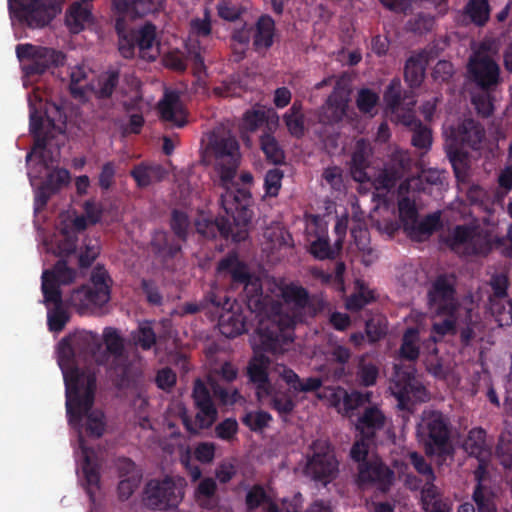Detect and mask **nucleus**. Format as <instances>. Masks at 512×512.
Segmentation results:
<instances>
[{"label": "nucleus", "mask_w": 512, "mask_h": 512, "mask_svg": "<svg viewBox=\"0 0 512 512\" xmlns=\"http://www.w3.org/2000/svg\"><path fill=\"white\" fill-rule=\"evenodd\" d=\"M101 348L99 335L85 330L69 334L58 344V365L63 374L66 406L71 419H79L81 413L88 410L95 400V368H80L77 361L79 359L98 365Z\"/></svg>", "instance_id": "1"}, {"label": "nucleus", "mask_w": 512, "mask_h": 512, "mask_svg": "<svg viewBox=\"0 0 512 512\" xmlns=\"http://www.w3.org/2000/svg\"><path fill=\"white\" fill-rule=\"evenodd\" d=\"M209 149L215 160L219 186L223 189L221 207L233 216L237 224H247L252 219L249 208L251 194L235 181L241 157L237 139L231 135H215L210 140Z\"/></svg>", "instance_id": "2"}, {"label": "nucleus", "mask_w": 512, "mask_h": 512, "mask_svg": "<svg viewBox=\"0 0 512 512\" xmlns=\"http://www.w3.org/2000/svg\"><path fill=\"white\" fill-rule=\"evenodd\" d=\"M218 274L230 281L232 289H242L245 293L248 308L256 313L266 312L267 304L271 301L264 296L259 279L252 276L246 263L241 261L236 253H229L217 265Z\"/></svg>", "instance_id": "3"}, {"label": "nucleus", "mask_w": 512, "mask_h": 512, "mask_svg": "<svg viewBox=\"0 0 512 512\" xmlns=\"http://www.w3.org/2000/svg\"><path fill=\"white\" fill-rule=\"evenodd\" d=\"M451 422L440 411H430L417 426V435L428 457L445 460L454 453L451 441Z\"/></svg>", "instance_id": "4"}, {"label": "nucleus", "mask_w": 512, "mask_h": 512, "mask_svg": "<svg viewBox=\"0 0 512 512\" xmlns=\"http://www.w3.org/2000/svg\"><path fill=\"white\" fill-rule=\"evenodd\" d=\"M105 350L100 349L98 366H108L114 385L118 389L128 388L131 383L130 364L125 350V340L120 331L106 327L102 334Z\"/></svg>", "instance_id": "5"}, {"label": "nucleus", "mask_w": 512, "mask_h": 512, "mask_svg": "<svg viewBox=\"0 0 512 512\" xmlns=\"http://www.w3.org/2000/svg\"><path fill=\"white\" fill-rule=\"evenodd\" d=\"M389 388L401 410L411 412L416 403L425 402L428 399L426 388L416 377V370L412 366L404 368L395 366Z\"/></svg>", "instance_id": "6"}, {"label": "nucleus", "mask_w": 512, "mask_h": 512, "mask_svg": "<svg viewBox=\"0 0 512 512\" xmlns=\"http://www.w3.org/2000/svg\"><path fill=\"white\" fill-rule=\"evenodd\" d=\"M11 18L29 28L48 25L60 11L56 0H8Z\"/></svg>", "instance_id": "7"}, {"label": "nucleus", "mask_w": 512, "mask_h": 512, "mask_svg": "<svg viewBox=\"0 0 512 512\" xmlns=\"http://www.w3.org/2000/svg\"><path fill=\"white\" fill-rule=\"evenodd\" d=\"M16 55L22 62V70L27 77L44 74L51 67L62 66L65 55L52 48L32 44H18Z\"/></svg>", "instance_id": "8"}, {"label": "nucleus", "mask_w": 512, "mask_h": 512, "mask_svg": "<svg viewBox=\"0 0 512 512\" xmlns=\"http://www.w3.org/2000/svg\"><path fill=\"white\" fill-rule=\"evenodd\" d=\"M312 455L308 457L304 473L313 481L326 486L338 473V461L331 445L325 440H315L311 445Z\"/></svg>", "instance_id": "9"}, {"label": "nucleus", "mask_w": 512, "mask_h": 512, "mask_svg": "<svg viewBox=\"0 0 512 512\" xmlns=\"http://www.w3.org/2000/svg\"><path fill=\"white\" fill-rule=\"evenodd\" d=\"M467 78L481 92H493L501 82L500 66L489 55L475 53L467 64Z\"/></svg>", "instance_id": "10"}, {"label": "nucleus", "mask_w": 512, "mask_h": 512, "mask_svg": "<svg viewBox=\"0 0 512 512\" xmlns=\"http://www.w3.org/2000/svg\"><path fill=\"white\" fill-rule=\"evenodd\" d=\"M205 300L217 308H222L219 329L224 336L235 338L247 331L246 318L240 306L234 307L230 304V298L225 293L211 290L207 293Z\"/></svg>", "instance_id": "11"}, {"label": "nucleus", "mask_w": 512, "mask_h": 512, "mask_svg": "<svg viewBox=\"0 0 512 512\" xmlns=\"http://www.w3.org/2000/svg\"><path fill=\"white\" fill-rule=\"evenodd\" d=\"M293 325L292 319H288L285 323L261 322L257 329L259 348L273 355L283 354L294 340Z\"/></svg>", "instance_id": "12"}, {"label": "nucleus", "mask_w": 512, "mask_h": 512, "mask_svg": "<svg viewBox=\"0 0 512 512\" xmlns=\"http://www.w3.org/2000/svg\"><path fill=\"white\" fill-rule=\"evenodd\" d=\"M427 296L431 310L439 315H455L459 304L456 298V278L454 275H438L432 282Z\"/></svg>", "instance_id": "13"}, {"label": "nucleus", "mask_w": 512, "mask_h": 512, "mask_svg": "<svg viewBox=\"0 0 512 512\" xmlns=\"http://www.w3.org/2000/svg\"><path fill=\"white\" fill-rule=\"evenodd\" d=\"M192 397L197 409L195 424L187 417L183 419V423L187 431L197 433L198 429H208L215 423L218 411L212 400L210 390L199 378L194 382Z\"/></svg>", "instance_id": "14"}, {"label": "nucleus", "mask_w": 512, "mask_h": 512, "mask_svg": "<svg viewBox=\"0 0 512 512\" xmlns=\"http://www.w3.org/2000/svg\"><path fill=\"white\" fill-rule=\"evenodd\" d=\"M183 493L172 478L150 480L144 490V504L153 510L176 508L181 502Z\"/></svg>", "instance_id": "15"}, {"label": "nucleus", "mask_w": 512, "mask_h": 512, "mask_svg": "<svg viewBox=\"0 0 512 512\" xmlns=\"http://www.w3.org/2000/svg\"><path fill=\"white\" fill-rule=\"evenodd\" d=\"M77 270L69 266V260L61 258L50 269L42 273L41 290L45 301H59L62 296L61 285L75 281Z\"/></svg>", "instance_id": "16"}, {"label": "nucleus", "mask_w": 512, "mask_h": 512, "mask_svg": "<svg viewBox=\"0 0 512 512\" xmlns=\"http://www.w3.org/2000/svg\"><path fill=\"white\" fill-rule=\"evenodd\" d=\"M165 0H113V5L119 14L115 19V31L118 36L132 33L135 29L128 28L126 17H143L159 11Z\"/></svg>", "instance_id": "17"}, {"label": "nucleus", "mask_w": 512, "mask_h": 512, "mask_svg": "<svg viewBox=\"0 0 512 512\" xmlns=\"http://www.w3.org/2000/svg\"><path fill=\"white\" fill-rule=\"evenodd\" d=\"M357 484L363 486H375L381 492L390 490L395 473L378 457H371L370 461L357 466Z\"/></svg>", "instance_id": "18"}, {"label": "nucleus", "mask_w": 512, "mask_h": 512, "mask_svg": "<svg viewBox=\"0 0 512 512\" xmlns=\"http://www.w3.org/2000/svg\"><path fill=\"white\" fill-rule=\"evenodd\" d=\"M79 442L82 452V485L88 494L90 501L95 502L96 492L100 489L101 464L95 450L93 448L87 447L82 437H80Z\"/></svg>", "instance_id": "19"}, {"label": "nucleus", "mask_w": 512, "mask_h": 512, "mask_svg": "<svg viewBox=\"0 0 512 512\" xmlns=\"http://www.w3.org/2000/svg\"><path fill=\"white\" fill-rule=\"evenodd\" d=\"M451 136L454 143L461 148L478 151L486 140V131L479 121L465 118L451 130Z\"/></svg>", "instance_id": "20"}, {"label": "nucleus", "mask_w": 512, "mask_h": 512, "mask_svg": "<svg viewBox=\"0 0 512 512\" xmlns=\"http://www.w3.org/2000/svg\"><path fill=\"white\" fill-rule=\"evenodd\" d=\"M157 109L160 119L171 126L182 128L187 124V114L177 91H166Z\"/></svg>", "instance_id": "21"}, {"label": "nucleus", "mask_w": 512, "mask_h": 512, "mask_svg": "<svg viewBox=\"0 0 512 512\" xmlns=\"http://www.w3.org/2000/svg\"><path fill=\"white\" fill-rule=\"evenodd\" d=\"M225 213L227 217L220 216L214 219L200 216L195 222L197 232L203 237L209 239L216 238L217 236L228 239L232 234V224L241 229L251 222L250 220L247 224H237L231 214H228L226 211Z\"/></svg>", "instance_id": "22"}, {"label": "nucleus", "mask_w": 512, "mask_h": 512, "mask_svg": "<svg viewBox=\"0 0 512 512\" xmlns=\"http://www.w3.org/2000/svg\"><path fill=\"white\" fill-rule=\"evenodd\" d=\"M387 417L377 405L364 407L356 422V430L366 439H375L377 434L384 430Z\"/></svg>", "instance_id": "23"}, {"label": "nucleus", "mask_w": 512, "mask_h": 512, "mask_svg": "<svg viewBox=\"0 0 512 512\" xmlns=\"http://www.w3.org/2000/svg\"><path fill=\"white\" fill-rule=\"evenodd\" d=\"M270 363L269 357L262 353H255L248 363L247 374L249 380L256 385V394L259 398L262 394H270L272 390L268 374Z\"/></svg>", "instance_id": "24"}, {"label": "nucleus", "mask_w": 512, "mask_h": 512, "mask_svg": "<svg viewBox=\"0 0 512 512\" xmlns=\"http://www.w3.org/2000/svg\"><path fill=\"white\" fill-rule=\"evenodd\" d=\"M273 372L276 373L294 393L316 392L323 385V381L320 377H308L302 380L294 370L285 364L277 363L273 368Z\"/></svg>", "instance_id": "25"}, {"label": "nucleus", "mask_w": 512, "mask_h": 512, "mask_svg": "<svg viewBox=\"0 0 512 512\" xmlns=\"http://www.w3.org/2000/svg\"><path fill=\"white\" fill-rule=\"evenodd\" d=\"M432 59V52L421 50L411 55L405 62L404 80L410 88H418L424 81L426 67Z\"/></svg>", "instance_id": "26"}, {"label": "nucleus", "mask_w": 512, "mask_h": 512, "mask_svg": "<svg viewBox=\"0 0 512 512\" xmlns=\"http://www.w3.org/2000/svg\"><path fill=\"white\" fill-rule=\"evenodd\" d=\"M167 175L166 169L159 163L141 162L130 171V176L136 182L137 187L146 188L154 183L162 181Z\"/></svg>", "instance_id": "27"}, {"label": "nucleus", "mask_w": 512, "mask_h": 512, "mask_svg": "<svg viewBox=\"0 0 512 512\" xmlns=\"http://www.w3.org/2000/svg\"><path fill=\"white\" fill-rule=\"evenodd\" d=\"M132 33L141 58L154 61L158 55V49L154 48L156 40L155 25L150 22L145 23L141 28L132 31Z\"/></svg>", "instance_id": "28"}, {"label": "nucleus", "mask_w": 512, "mask_h": 512, "mask_svg": "<svg viewBox=\"0 0 512 512\" xmlns=\"http://www.w3.org/2000/svg\"><path fill=\"white\" fill-rule=\"evenodd\" d=\"M348 108L347 99L339 92H333L321 108L320 121L324 124H336L342 121Z\"/></svg>", "instance_id": "29"}, {"label": "nucleus", "mask_w": 512, "mask_h": 512, "mask_svg": "<svg viewBox=\"0 0 512 512\" xmlns=\"http://www.w3.org/2000/svg\"><path fill=\"white\" fill-rule=\"evenodd\" d=\"M487 433L481 427L472 428L463 443L464 450L478 461L488 460L491 449L486 441Z\"/></svg>", "instance_id": "30"}, {"label": "nucleus", "mask_w": 512, "mask_h": 512, "mask_svg": "<svg viewBox=\"0 0 512 512\" xmlns=\"http://www.w3.org/2000/svg\"><path fill=\"white\" fill-rule=\"evenodd\" d=\"M266 126L267 131H272L278 125V116L273 110L264 109L248 110L243 115V127L249 132H255L262 126Z\"/></svg>", "instance_id": "31"}, {"label": "nucleus", "mask_w": 512, "mask_h": 512, "mask_svg": "<svg viewBox=\"0 0 512 512\" xmlns=\"http://www.w3.org/2000/svg\"><path fill=\"white\" fill-rule=\"evenodd\" d=\"M275 21L270 15H261L253 30V46L256 51L269 49L274 42Z\"/></svg>", "instance_id": "32"}, {"label": "nucleus", "mask_w": 512, "mask_h": 512, "mask_svg": "<svg viewBox=\"0 0 512 512\" xmlns=\"http://www.w3.org/2000/svg\"><path fill=\"white\" fill-rule=\"evenodd\" d=\"M151 247L154 254L163 260L175 258L182 249L179 240H175L167 232H156L151 240Z\"/></svg>", "instance_id": "33"}, {"label": "nucleus", "mask_w": 512, "mask_h": 512, "mask_svg": "<svg viewBox=\"0 0 512 512\" xmlns=\"http://www.w3.org/2000/svg\"><path fill=\"white\" fill-rule=\"evenodd\" d=\"M270 397L269 405L282 419H286L296 408L297 403L289 390H277L272 385L270 394H262V397Z\"/></svg>", "instance_id": "34"}, {"label": "nucleus", "mask_w": 512, "mask_h": 512, "mask_svg": "<svg viewBox=\"0 0 512 512\" xmlns=\"http://www.w3.org/2000/svg\"><path fill=\"white\" fill-rule=\"evenodd\" d=\"M93 405L86 411H83L79 419H71L67 413L68 421L71 425H79L83 417L86 416L85 430L88 436L100 438L105 431L104 415L100 411H91ZM66 412L68 409L66 408Z\"/></svg>", "instance_id": "35"}, {"label": "nucleus", "mask_w": 512, "mask_h": 512, "mask_svg": "<svg viewBox=\"0 0 512 512\" xmlns=\"http://www.w3.org/2000/svg\"><path fill=\"white\" fill-rule=\"evenodd\" d=\"M30 133L33 135L34 138V147L33 149L35 151L39 150L41 151L40 158L42 162H45V156L44 151L46 149V146L48 144V136L46 133L42 132L43 129V117L41 113L35 108L34 105L30 104Z\"/></svg>", "instance_id": "36"}, {"label": "nucleus", "mask_w": 512, "mask_h": 512, "mask_svg": "<svg viewBox=\"0 0 512 512\" xmlns=\"http://www.w3.org/2000/svg\"><path fill=\"white\" fill-rule=\"evenodd\" d=\"M93 19L90 9L80 2L73 3L68 9L65 22L72 33H79Z\"/></svg>", "instance_id": "37"}, {"label": "nucleus", "mask_w": 512, "mask_h": 512, "mask_svg": "<svg viewBox=\"0 0 512 512\" xmlns=\"http://www.w3.org/2000/svg\"><path fill=\"white\" fill-rule=\"evenodd\" d=\"M94 297L99 304H106L110 300L111 278L103 266L97 265L91 274Z\"/></svg>", "instance_id": "38"}, {"label": "nucleus", "mask_w": 512, "mask_h": 512, "mask_svg": "<svg viewBox=\"0 0 512 512\" xmlns=\"http://www.w3.org/2000/svg\"><path fill=\"white\" fill-rule=\"evenodd\" d=\"M491 7L488 0H468L463 8V15L471 23L483 27L490 19Z\"/></svg>", "instance_id": "39"}, {"label": "nucleus", "mask_w": 512, "mask_h": 512, "mask_svg": "<svg viewBox=\"0 0 512 512\" xmlns=\"http://www.w3.org/2000/svg\"><path fill=\"white\" fill-rule=\"evenodd\" d=\"M363 142V140L357 142L356 150L352 154L350 167L352 178L360 183L370 180L366 172V169L369 167L368 153Z\"/></svg>", "instance_id": "40"}, {"label": "nucleus", "mask_w": 512, "mask_h": 512, "mask_svg": "<svg viewBox=\"0 0 512 512\" xmlns=\"http://www.w3.org/2000/svg\"><path fill=\"white\" fill-rule=\"evenodd\" d=\"M66 303L75 308L79 312H84L92 306H103L104 304H99L94 297V291L89 285H82L76 289H74Z\"/></svg>", "instance_id": "41"}, {"label": "nucleus", "mask_w": 512, "mask_h": 512, "mask_svg": "<svg viewBox=\"0 0 512 512\" xmlns=\"http://www.w3.org/2000/svg\"><path fill=\"white\" fill-rule=\"evenodd\" d=\"M216 491V481L210 477L204 478L199 482L195 490V499L202 508L213 509L218 504Z\"/></svg>", "instance_id": "42"}, {"label": "nucleus", "mask_w": 512, "mask_h": 512, "mask_svg": "<svg viewBox=\"0 0 512 512\" xmlns=\"http://www.w3.org/2000/svg\"><path fill=\"white\" fill-rule=\"evenodd\" d=\"M131 339L136 347L148 351L157 343V335L153 328L152 321L144 320L139 322L137 328L131 332Z\"/></svg>", "instance_id": "43"}, {"label": "nucleus", "mask_w": 512, "mask_h": 512, "mask_svg": "<svg viewBox=\"0 0 512 512\" xmlns=\"http://www.w3.org/2000/svg\"><path fill=\"white\" fill-rule=\"evenodd\" d=\"M63 302L64 301L62 296H60L59 301L44 300V303L47 306L50 304L54 305V307L52 309H48L47 312V325L51 332H61L70 320L69 313L63 308Z\"/></svg>", "instance_id": "44"}, {"label": "nucleus", "mask_w": 512, "mask_h": 512, "mask_svg": "<svg viewBox=\"0 0 512 512\" xmlns=\"http://www.w3.org/2000/svg\"><path fill=\"white\" fill-rule=\"evenodd\" d=\"M342 250V239L338 238L331 246L327 236H320L310 244V253L319 260L334 259Z\"/></svg>", "instance_id": "45"}, {"label": "nucleus", "mask_w": 512, "mask_h": 512, "mask_svg": "<svg viewBox=\"0 0 512 512\" xmlns=\"http://www.w3.org/2000/svg\"><path fill=\"white\" fill-rule=\"evenodd\" d=\"M260 148L264 153L266 160L274 165L282 164L285 160V153L277 139L272 135V131L263 132L260 136Z\"/></svg>", "instance_id": "46"}, {"label": "nucleus", "mask_w": 512, "mask_h": 512, "mask_svg": "<svg viewBox=\"0 0 512 512\" xmlns=\"http://www.w3.org/2000/svg\"><path fill=\"white\" fill-rule=\"evenodd\" d=\"M350 232L356 247L363 254L364 262L366 264L372 262L374 251L370 247V234L365 224L356 222L352 225Z\"/></svg>", "instance_id": "47"}, {"label": "nucleus", "mask_w": 512, "mask_h": 512, "mask_svg": "<svg viewBox=\"0 0 512 512\" xmlns=\"http://www.w3.org/2000/svg\"><path fill=\"white\" fill-rule=\"evenodd\" d=\"M399 220L404 232L408 235L419 219L415 201L405 196L398 201Z\"/></svg>", "instance_id": "48"}, {"label": "nucleus", "mask_w": 512, "mask_h": 512, "mask_svg": "<svg viewBox=\"0 0 512 512\" xmlns=\"http://www.w3.org/2000/svg\"><path fill=\"white\" fill-rule=\"evenodd\" d=\"M281 296L286 304L293 305L297 309H304L310 303V296L304 287L290 283L281 289Z\"/></svg>", "instance_id": "49"}, {"label": "nucleus", "mask_w": 512, "mask_h": 512, "mask_svg": "<svg viewBox=\"0 0 512 512\" xmlns=\"http://www.w3.org/2000/svg\"><path fill=\"white\" fill-rule=\"evenodd\" d=\"M492 247L493 243L490 235L475 228V232H473L467 248L463 250V254L467 256H486L490 253Z\"/></svg>", "instance_id": "50"}, {"label": "nucleus", "mask_w": 512, "mask_h": 512, "mask_svg": "<svg viewBox=\"0 0 512 512\" xmlns=\"http://www.w3.org/2000/svg\"><path fill=\"white\" fill-rule=\"evenodd\" d=\"M440 227V215L439 213L428 214L423 220H417L416 224L408 234L413 240H422L425 237L430 236L434 231Z\"/></svg>", "instance_id": "51"}, {"label": "nucleus", "mask_w": 512, "mask_h": 512, "mask_svg": "<svg viewBox=\"0 0 512 512\" xmlns=\"http://www.w3.org/2000/svg\"><path fill=\"white\" fill-rule=\"evenodd\" d=\"M419 333L415 328H408L402 337L399 349L400 358L408 361H415L419 357Z\"/></svg>", "instance_id": "52"}, {"label": "nucleus", "mask_w": 512, "mask_h": 512, "mask_svg": "<svg viewBox=\"0 0 512 512\" xmlns=\"http://www.w3.org/2000/svg\"><path fill=\"white\" fill-rule=\"evenodd\" d=\"M119 77L118 70H109L101 74L94 89L96 97L100 99L110 98L119 83Z\"/></svg>", "instance_id": "53"}, {"label": "nucleus", "mask_w": 512, "mask_h": 512, "mask_svg": "<svg viewBox=\"0 0 512 512\" xmlns=\"http://www.w3.org/2000/svg\"><path fill=\"white\" fill-rule=\"evenodd\" d=\"M489 309L500 326L512 323V303L508 297L489 299Z\"/></svg>", "instance_id": "54"}, {"label": "nucleus", "mask_w": 512, "mask_h": 512, "mask_svg": "<svg viewBox=\"0 0 512 512\" xmlns=\"http://www.w3.org/2000/svg\"><path fill=\"white\" fill-rule=\"evenodd\" d=\"M77 235L70 231L67 227L61 229V238L58 240L56 247V255L69 260L75 254L77 249Z\"/></svg>", "instance_id": "55"}, {"label": "nucleus", "mask_w": 512, "mask_h": 512, "mask_svg": "<svg viewBox=\"0 0 512 512\" xmlns=\"http://www.w3.org/2000/svg\"><path fill=\"white\" fill-rule=\"evenodd\" d=\"M170 228L179 241L186 242L190 229L188 215L184 211L174 209L171 212Z\"/></svg>", "instance_id": "56"}, {"label": "nucleus", "mask_w": 512, "mask_h": 512, "mask_svg": "<svg viewBox=\"0 0 512 512\" xmlns=\"http://www.w3.org/2000/svg\"><path fill=\"white\" fill-rule=\"evenodd\" d=\"M342 392L343 407L347 413L354 411L360 407H366V404L371 403L372 392H360L358 390L347 392L344 389L342 390Z\"/></svg>", "instance_id": "57"}, {"label": "nucleus", "mask_w": 512, "mask_h": 512, "mask_svg": "<svg viewBox=\"0 0 512 512\" xmlns=\"http://www.w3.org/2000/svg\"><path fill=\"white\" fill-rule=\"evenodd\" d=\"M475 227L468 225H457L449 236L448 243L452 250L458 251L461 247L465 250L469 244Z\"/></svg>", "instance_id": "58"}, {"label": "nucleus", "mask_w": 512, "mask_h": 512, "mask_svg": "<svg viewBox=\"0 0 512 512\" xmlns=\"http://www.w3.org/2000/svg\"><path fill=\"white\" fill-rule=\"evenodd\" d=\"M242 423L247 426L250 430L254 432L262 431L264 428L268 427L269 423L272 421V416L269 412L259 410V411H251L247 412L242 417Z\"/></svg>", "instance_id": "59"}, {"label": "nucleus", "mask_w": 512, "mask_h": 512, "mask_svg": "<svg viewBox=\"0 0 512 512\" xmlns=\"http://www.w3.org/2000/svg\"><path fill=\"white\" fill-rule=\"evenodd\" d=\"M373 301H375L374 292L364 286H361L357 293L352 294L347 299L346 307L349 311L357 312Z\"/></svg>", "instance_id": "60"}, {"label": "nucleus", "mask_w": 512, "mask_h": 512, "mask_svg": "<svg viewBox=\"0 0 512 512\" xmlns=\"http://www.w3.org/2000/svg\"><path fill=\"white\" fill-rule=\"evenodd\" d=\"M472 499L476 504L478 512H497L494 495L488 492V489L480 491V486L474 487Z\"/></svg>", "instance_id": "61"}, {"label": "nucleus", "mask_w": 512, "mask_h": 512, "mask_svg": "<svg viewBox=\"0 0 512 512\" xmlns=\"http://www.w3.org/2000/svg\"><path fill=\"white\" fill-rule=\"evenodd\" d=\"M284 173L278 168L270 169L266 172L264 178L265 194L269 197H276L282 186Z\"/></svg>", "instance_id": "62"}, {"label": "nucleus", "mask_w": 512, "mask_h": 512, "mask_svg": "<svg viewBox=\"0 0 512 512\" xmlns=\"http://www.w3.org/2000/svg\"><path fill=\"white\" fill-rule=\"evenodd\" d=\"M267 501H269V495L260 484L253 485L245 497V504L249 511L256 510Z\"/></svg>", "instance_id": "63"}, {"label": "nucleus", "mask_w": 512, "mask_h": 512, "mask_svg": "<svg viewBox=\"0 0 512 512\" xmlns=\"http://www.w3.org/2000/svg\"><path fill=\"white\" fill-rule=\"evenodd\" d=\"M70 180V173L67 169H56L48 174L43 184L54 194L63 186L67 185Z\"/></svg>", "instance_id": "64"}]
</instances>
